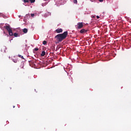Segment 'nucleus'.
<instances>
[{"mask_svg":"<svg viewBox=\"0 0 131 131\" xmlns=\"http://www.w3.org/2000/svg\"><path fill=\"white\" fill-rule=\"evenodd\" d=\"M67 35H68V32L66 31L62 34H57L55 36V38H57L58 41H62V40H63V39H65L67 37Z\"/></svg>","mask_w":131,"mask_h":131,"instance_id":"f257e3e1","label":"nucleus"},{"mask_svg":"<svg viewBox=\"0 0 131 131\" xmlns=\"http://www.w3.org/2000/svg\"><path fill=\"white\" fill-rule=\"evenodd\" d=\"M5 29H6V30H7V31L8 32V33H9V35H10V36H13V31L12 30V29L11 28V27H10V26H6L5 27Z\"/></svg>","mask_w":131,"mask_h":131,"instance_id":"f03ea898","label":"nucleus"},{"mask_svg":"<svg viewBox=\"0 0 131 131\" xmlns=\"http://www.w3.org/2000/svg\"><path fill=\"white\" fill-rule=\"evenodd\" d=\"M76 29H81V28H83V23H78L77 25L76 26Z\"/></svg>","mask_w":131,"mask_h":131,"instance_id":"7ed1b4c3","label":"nucleus"},{"mask_svg":"<svg viewBox=\"0 0 131 131\" xmlns=\"http://www.w3.org/2000/svg\"><path fill=\"white\" fill-rule=\"evenodd\" d=\"M56 32H57V33H61V32H63V29L60 28V29H57L55 30Z\"/></svg>","mask_w":131,"mask_h":131,"instance_id":"20e7f679","label":"nucleus"},{"mask_svg":"<svg viewBox=\"0 0 131 131\" xmlns=\"http://www.w3.org/2000/svg\"><path fill=\"white\" fill-rule=\"evenodd\" d=\"M85 32H88V30L82 29L80 31V33H85Z\"/></svg>","mask_w":131,"mask_h":131,"instance_id":"39448f33","label":"nucleus"},{"mask_svg":"<svg viewBox=\"0 0 131 131\" xmlns=\"http://www.w3.org/2000/svg\"><path fill=\"white\" fill-rule=\"evenodd\" d=\"M45 55H46V52L45 51H42V53L41 54V57H43L45 56Z\"/></svg>","mask_w":131,"mask_h":131,"instance_id":"423d86ee","label":"nucleus"},{"mask_svg":"<svg viewBox=\"0 0 131 131\" xmlns=\"http://www.w3.org/2000/svg\"><path fill=\"white\" fill-rule=\"evenodd\" d=\"M28 32V30H27V29H24L23 30L24 33H27Z\"/></svg>","mask_w":131,"mask_h":131,"instance_id":"0eeeda50","label":"nucleus"},{"mask_svg":"<svg viewBox=\"0 0 131 131\" xmlns=\"http://www.w3.org/2000/svg\"><path fill=\"white\" fill-rule=\"evenodd\" d=\"M23 2H24V3H29V2H30V0H23Z\"/></svg>","mask_w":131,"mask_h":131,"instance_id":"6e6552de","label":"nucleus"},{"mask_svg":"<svg viewBox=\"0 0 131 131\" xmlns=\"http://www.w3.org/2000/svg\"><path fill=\"white\" fill-rule=\"evenodd\" d=\"M18 57H19V58H21V59H23V60H24V57H23V56H22L21 55H18Z\"/></svg>","mask_w":131,"mask_h":131,"instance_id":"1a4fd4ad","label":"nucleus"},{"mask_svg":"<svg viewBox=\"0 0 131 131\" xmlns=\"http://www.w3.org/2000/svg\"><path fill=\"white\" fill-rule=\"evenodd\" d=\"M13 35L15 37H18V33H14Z\"/></svg>","mask_w":131,"mask_h":131,"instance_id":"9d476101","label":"nucleus"},{"mask_svg":"<svg viewBox=\"0 0 131 131\" xmlns=\"http://www.w3.org/2000/svg\"><path fill=\"white\" fill-rule=\"evenodd\" d=\"M31 4H33V3L35 2V0H30Z\"/></svg>","mask_w":131,"mask_h":131,"instance_id":"9b49d317","label":"nucleus"},{"mask_svg":"<svg viewBox=\"0 0 131 131\" xmlns=\"http://www.w3.org/2000/svg\"><path fill=\"white\" fill-rule=\"evenodd\" d=\"M12 61L14 63H17V62H18V60H17V59H12Z\"/></svg>","mask_w":131,"mask_h":131,"instance_id":"f8f14e48","label":"nucleus"},{"mask_svg":"<svg viewBox=\"0 0 131 131\" xmlns=\"http://www.w3.org/2000/svg\"><path fill=\"white\" fill-rule=\"evenodd\" d=\"M42 43H43V45H47V41H46V40L43 41Z\"/></svg>","mask_w":131,"mask_h":131,"instance_id":"ddd939ff","label":"nucleus"},{"mask_svg":"<svg viewBox=\"0 0 131 131\" xmlns=\"http://www.w3.org/2000/svg\"><path fill=\"white\" fill-rule=\"evenodd\" d=\"M73 3L74 4H77V0H74Z\"/></svg>","mask_w":131,"mask_h":131,"instance_id":"4468645a","label":"nucleus"},{"mask_svg":"<svg viewBox=\"0 0 131 131\" xmlns=\"http://www.w3.org/2000/svg\"><path fill=\"white\" fill-rule=\"evenodd\" d=\"M34 51H35L36 52L38 51V48H35Z\"/></svg>","mask_w":131,"mask_h":131,"instance_id":"2eb2a0df","label":"nucleus"},{"mask_svg":"<svg viewBox=\"0 0 131 131\" xmlns=\"http://www.w3.org/2000/svg\"><path fill=\"white\" fill-rule=\"evenodd\" d=\"M31 17H33L34 16H35V15H34V14L32 13V14H31Z\"/></svg>","mask_w":131,"mask_h":131,"instance_id":"dca6fc26","label":"nucleus"},{"mask_svg":"<svg viewBox=\"0 0 131 131\" xmlns=\"http://www.w3.org/2000/svg\"><path fill=\"white\" fill-rule=\"evenodd\" d=\"M96 17H97V19H99L100 18V16H99L98 15L96 16Z\"/></svg>","mask_w":131,"mask_h":131,"instance_id":"f3484780","label":"nucleus"},{"mask_svg":"<svg viewBox=\"0 0 131 131\" xmlns=\"http://www.w3.org/2000/svg\"><path fill=\"white\" fill-rule=\"evenodd\" d=\"M103 1H104V0H99V1L100 3H102V2H103Z\"/></svg>","mask_w":131,"mask_h":131,"instance_id":"a211bd4d","label":"nucleus"},{"mask_svg":"<svg viewBox=\"0 0 131 131\" xmlns=\"http://www.w3.org/2000/svg\"><path fill=\"white\" fill-rule=\"evenodd\" d=\"M13 108H15V106H13Z\"/></svg>","mask_w":131,"mask_h":131,"instance_id":"6ab92c4d","label":"nucleus"}]
</instances>
